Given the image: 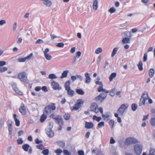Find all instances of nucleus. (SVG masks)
<instances>
[{
  "label": "nucleus",
  "instance_id": "nucleus-25",
  "mask_svg": "<svg viewBox=\"0 0 155 155\" xmlns=\"http://www.w3.org/2000/svg\"><path fill=\"white\" fill-rule=\"evenodd\" d=\"M141 97L144 99L146 101L149 98L148 93L146 92L143 93Z\"/></svg>",
  "mask_w": 155,
  "mask_h": 155
},
{
  "label": "nucleus",
  "instance_id": "nucleus-16",
  "mask_svg": "<svg viewBox=\"0 0 155 155\" xmlns=\"http://www.w3.org/2000/svg\"><path fill=\"white\" fill-rule=\"evenodd\" d=\"M57 144L59 147L64 148L65 146V142L63 141L58 140L57 141Z\"/></svg>",
  "mask_w": 155,
  "mask_h": 155
},
{
  "label": "nucleus",
  "instance_id": "nucleus-1",
  "mask_svg": "<svg viewBox=\"0 0 155 155\" xmlns=\"http://www.w3.org/2000/svg\"><path fill=\"white\" fill-rule=\"evenodd\" d=\"M55 109V104L52 103L45 107L44 113L47 115H48L52 112V111L54 110Z\"/></svg>",
  "mask_w": 155,
  "mask_h": 155
},
{
  "label": "nucleus",
  "instance_id": "nucleus-50",
  "mask_svg": "<svg viewBox=\"0 0 155 155\" xmlns=\"http://www.w3.org/2000/svg\"><path fill=\"white\" fill-rule=\"evenodd\" d=\"M17 142L18 144H21L23 143V141L21 138H19L17 140Z\"/></svg>",
  "mask_w": 155,
  "mask_h": 155
},
{
  "label": "nucleus",
  "instance_id": "nucleus-15",
  "mask_svg": "<svg viewBox=\"0 0 155 155\" xmlns=\"http://www.w3.org/2000/svg\"><path fill=\"white\" fill-rule=\"evenodd\" d=\"M84 75L86 78L85 83L86 84L89 83L91 82V80L90 75L89 74L86 72L84 74Z\"/></svg>",
  "mask_w": 155,
  "mask_h": 155
},
{
  "label": "nucleus",
  "instance_id": "nucleus-11",
  "mask_svg": "<svg viewBox=\"0 0 155 155\" xmlns=\"http://www.w3.org/2000/svg\"><path fill=\"white\" fill-rule=\"evenodd\" d=\"M33 56V54L31 53L28 56L25 57L24 58H19L18 60V61L20 62H25L26 60H28L32 57Z\"/></svg>",
  "mask_w": 155,
  "mask_h": 155
},
{
  "label": "nucleus",
  "instance_id": "nucleus-12",
  "mask_svg": "<svg viewBox=\"0 0 155 155\" xmlns=\"http://www.w3.org/2000/svg\"><path fill=\"white\" fill-rule=\"evenodd\" d=\"M111 116V113L108 112H106L104 114H103L102 115V117L104 120L106 121L109 120Z\"/></svg>",
  "mask_w": 155,
  "mask_h": 155
},
{
  "label": "nucleus",
  "instance_id": "nucleus-34",
  "mask_svg": "<svg viewBox=\"0 0 155 155\" xmlns=\"http://www.w3.org/2000/svg\"><path fill=\"white\" fill-rule=\"evenodd\" d=\"M102 119L101 117H97L96 115H94L93 117V119L94 120H96L97 122L100 121Z\"/></svg>",
  "mask_w": 155,
  "mask_h": 155
},
{
  "label": "nucleus",
  "instance_id": "nucleus-47",
  "mask_svg": "<svg viewBox=\"0 0 155 155\" xmlns=\"http://www.w3.org/2000/svg\"><path fill=\"white\" fill-rule=\"evenodd\" d=\"M70 114L67 113L65 114L64 115V117L66 120H68L70 119Z\"/></svg>",
  "mask_w": 155,
  "mask_h": 155
},
{
  "label": "nucleus",
  "instance_id": "nucleus-20",
  "mask_svg": "<svg viewBox=\"0 0 155 155\" xmlns=\"http://www.w3.org/2000/svg\"><path fill=\"white\" fill-rule=\"evenodd\" d=\"M70 85V82L69 81H68L65 82L64 85V87L66 90L71 88Z\"/></svg>",
  "mask_w": 155,
  "mask_h": 155
},
{
  "label": "nucleus",
  "instance_id": "nucleus-41",
  "mask_svg": "<svg viewBox=\"0 0 155 155\" xmlns=\"http://www.w3.org/2000/svg\"><path fill=\"white\" fill-rule=\"evenodd\" d=\"M137 104H133L131 105L132 110L133 111H135L137 108Z\"/></svg>",
  "mask_w": 155,
  "mask_h": 155
},
{
  "label": "nucleus",
  "instance_id": "nucleus-30",
  "mask_svg": "<svg viewBox=\"0 0 155 155\" xmlns=\"http://www.w3.org/2000/svg\"><path fill=\"white\" fill-rule=\"evenodd\" d=\"M131 137H129L126 139L125 141V144L127 145L131 144Z\"/></svg>",
  "mask_w": 155,
  "mask_h": 155
},
{
  "label": "nucleus",
  "instance_id": "nucleus-40",
  "mask_svg": "<svg viewBox=\"0 0 155 155\" xmlns=\"http://www.w3.org/2000/svg\"><path fill=\"white\" fill-rule=\"evenodd\" d=\"M44 55L45 58L48 61L51 60L52 58V56L49 54H45Z\"/></svg>",
  "mask_w": 155,
  "mask_h": 155
},
{
  "label": "nucleus",
  "instance_id": "nucleus-56",
  "mask_svg": "<svg viewBox=\"0 0 155 155\" xmlns=\"http://www.w3.org/2000/svg\"><path fill=\"white\" fill-rule=\"evenodd\" d=\"M36 147L37 148L41 150H42L44 148L42 144L37 145Z\"/></svg>",
  "mask_w": 155,
  "mask_h": 155
},
{
  "label": "nucleus",
  "instance_id": "nucleus-23",
  "mask_svg": "<svg viewBox=\"0 0 155 155\" xmlns=\"http://www.w3.org/2000/svg\"><path fill=\"white\" fill-rule=\"evenodd\" d=\"M81 107L78 105L76 103L72 107H71V109L72 111L77 110Z\"/></svg>",
  "mask_w": 155,
  "mask_h": 155
},
{
  "label": "nucleus",
  "instance_id": "nucleus-29",
  "mask_svg": "<svg viewBox=\"0 0 155 155\" xmlns=\"http://www.w3.org/2000/svg\"><path fill=\"white\" fill-rule=\"evenodd\" d=\"M29 147L30 146L29 145L26 144L22 146V148L25 151L27 152L28 151V149Z\"/></svg>",
  "mask_w": 155,
  "mask_h": 155
},
{
  "label": "nucleus",
  "instance_id": "nucleus-62",
  "mask_svg": "<svg viewBox=\"0 0 155 155\" xmlns=\"http://www.w3.org/2000/svg\"><path fill=\"white\" fill-rule=\"evenodd\" d=\"M43 40L41 39H38L35 42V44H41L43 43Z\"/></svg>",
  "mask_w": 155,
  "mask_h": 155
},
{
  "label": "nucleus",
  "instance_id": "nucleus-43",
  "mask_svg": "<svg viewBox=\"0 0 155 155\" xmlns=\"http://www.w3.org/2000/svg\"><path fill=\"white\" fill-rule=\"evenodd\" d=\"M102 51V48L101 47H99L96 50L95 53L97 54H98L101 53Z\"/></svg>",
  "mask_w": 155,
  "mask_h": 155
},
{
  "label": "nucleus",
  "instance_id": "nucleus-54",
  "mask_svg": "<svg viewBox=\"0 0 155 155\" xmlns=\"http://www.w3.org/2000/svg\"><path fill=\"white\" fill-rule=\"evenodd\" d=\"M62 150L60 149H58L55 150V153L58 154H60L62 153Z\"/></svg>",
  "mask_w": 155,
  "mask_h": 155
},
{
  "label": "nucleus",
  "instance_id": "nucleus-33",
  "mask_svg": "<svg viewBox=\"0 0 155 155\" xmlns=\"http://www.w3.org/2000/svg\"><path fill=\"white\" fill-rule=\"evenodd\" d=\"M84 101L81 99H78L77 101V102L76 103L79 106L81 107L82 105L83 104Z\"/></svg>",
  "mask_w": 155,
  "mask_h": 155
},
{
  "label": "nucleus",
  "instance_id": "nucleus-7",
  "mask_svg": "<svg viewBox=\"0 0 155 155\" xmlns=\"http://www.w3.org/2000/svg\"><path fill=\"white\" fill-rule=\"evenodd\" d=\"M107 96V94L104 93H101L96 97L95 100L96 101L102 102L105 99Z\"/></svg>",
  "mask_w": 155,
  "mask_h": 155
},
{
  "label": "nucleus",
  "instance_id": "nucleus-27",
  "mask_svg": "<svg viewBox=\"0 0 155 155\" xmlns=\"http://www.w3.org/2000/svg\"><path fill=\"white\" fill-rule=\"evenodd\" d=\"M122 42L124 44L130 43V39L129 38H125L122 39Z\"/></svg>",
  "mask_w": 155,
  "mask_h": 155
},
{
  "label": "nucleus",
  "instance_id": "nucleus-31",
  "mask_svg": "<svg viewBox=\"0 0 155 155\" xmlns=\"http://www.w3.org/2000/svg\"><path fill=\"white\" fill-rule=\"evenodd\" d=\"M116 75L117 74L115 72L111 74L109 78L110 81H112L113 79L116 77Z\"/></svg>",
  "mask_w": 155,
  "mask_h": 155
},
{
  "label": "nucleus",
  "instance_id": "nucleus-64",
  "mask_svg": "<svg viewBox=\"0 0 155 155\" xmlns=\"http://www.w3.org/2000/svg\"><path fill=\"white\" fill-rule=\"evenodd\" d=\"M75 51H76L75 47H74L73 48H71V49L70 50V52L71 53L73 54Z\"/></svg>",
  "mask_w": 155,
  "mask_h": 155
},
{
  "label": "nucleus",
  "instance_id": "nucleus-49",
  "mask_svg": "<svg viewBox=\"0 0 155 155\" xmlns=\"http://www.w3.org/2000/svg\"><path fill=\"white\" fill-rule=\"evenodd\" d=\"M8 68L6 67H3L0 68V73L2 72L7 71Z\"/></svg>",
  "mask_w": 155,
  "mask_h": 155
},
{
  "label": "nucleus",
  "instance_id": "nucleus-37",
  "mask_svg": "<svg viewBox=\"0 0 155 155\" xmlns=\"http://www.w3.org/2000/svg\"><path fill=\"white\" fill-rule=\"evenodd\" d=\"M118 50V48H115L113 49L111 55L112 57H113L114 56L115 54H116Z\"/></svg>",
  "mask_w": 155,
  "mask_h": 155
},
{
  "label": "nucleus",
  "instance_id": "nucleus-9",
  "mask_svg": "<svg viewBox=\"0 0 155 155\" xmlns=\"http://www.w3.org/2000/svg\"><path fill=\"white\" fill-rule=\"evenodd\" d=\"M12 87L13 90L17 94L20 95H22L23 93L21 91L19 90L17 87V85L15 83H14L12 84Z\"/></svg>",
  "mask_w": 155,
  "mask_h": 155
},
{
  "label": "nucleus",
  "instance_id": "nucleus-48",
  "mask_svg": "<svg viewBox=\"0 0 155 155\" xmlns=\"http://www.w3.org/2000/svg\"><path fill=\"white\" fill-rule=\"evenodd\" d=\"M114 121L113 120H110L109 122V124L111 126V128L112 129L114 127Z\"/></svg>",
  "mask_w": 155,
  "mask_h": 155
},
{
  "label": "nucleus",
  "instance_id": "nucleus-10",
  "mask_svg": "<svg viewBox=\"0 0 155 155\" xmlns=\"http://www.w3.org/2000/svg\"><path fill=\"white\" fill-rule=\"evenodd\" d=\"M51 84L52 88L54 90H60L61 89V88L59 87V84L55 81H52Z\"/></svg>",
  "mask_w": 155,
  "mask_h": 155
},
{
  "label": "nucleus",
  "instance_id": "nucleus-6",
  "mask_svg": "<svg viewBox=\"0 0 155 155\" xmlns=\"http://www.w3.org/2000/svg\"><path fill=\"white\" fill-rule=\"evenodd\" d=\"M52 127V126H51V124L50 123L49 126L45 129L46 133L49 137H52L54 136V133L51 129Z\"/></svg>",
  "mask_w": 155,
  "mask_h": 155
},
{
  "label": "nucleus",
  "instance_id": "nucleus-46",
  "mask_svg": "<svg viewBox=\"0 0 155 155\" xmlns=\"http://www.w3.org/2000/svg\"><path fill=\"white\" fill-rule=\"evenodd\" d=\"M63 153L64 155H71V153L66 150H64Z\"/></svg>",
  "mask_w": 155,
  "mask_h": 155
},
{
  "label": "nucleus",
  "instance_id": "nucleus-2",
  "mask_svg": "<svg viewBox=\"0 0 155 155\" xmlns=\"http://www.w3.org/2000/svg\"><path fill=\"white\" fill-rule=\"evenodd\" d=\"M18 78L21 81L26 83L28 82L27 78V74L25 71H23L19 73L18 75Z\"/></svg>",
  "mask_w": 155,
  "mask_h": 155
},
{
  "label": "nucleus",
  "instance_id": "nucleus-19",
  "mask_svg": "<svg viewBox=\"0 0 155 155\" xmlns=\"http://www.w3.org/2000/svg\"><path fill=\"white\" fill-rule=\"evenodd\" d=\"M69 71L68 70H66L64 71L61 74V75L60 77V78L61 79H63V78H66L68 76V74L69 73Z\"/></svg>",
  "mask_w": 155,
  "mask_h": 155
},
{
  "label": "nucleus",
  "instance_id": "nucleus-55",
  "mask_svg": "<svg viewBox=\"0 0 155 155\" xmlns=\"http://www.w3.org/2000/svg\"><path fill=\"white\" fill-rule=\"evenodd\" d=\"M17 27V23L16 22H15L14 23V24L13 26V30L14 31H15Z\"/></svg>",
  "mask_w": 155,
  "mask_h": 155
},
{
  "label": "nucleus",
  "instance_id": "nucleus-60",
  "mask_svg": "<svg viewBox=\"0 0 155 155\" xmlns=\"http://www.w3.org/2000/svg\"><path fill=\"white\" fill-rule=\"evenodd\" d=\"M115 141L114 140L113 137H110V144H113L115 143Z\"/></svg>",
  "mask_w": 155,
  "mask_h": 155
},
{
  "label": "nucleus",
  "instance_id": "nucleus-63",
  "mask_svg": "<svg viewBox=\"0 0 155 155\" xmlns=\"http://www.w3.org/2000/svg\"><path fill=\"white\" fill-rule=\"evenodd\" d=\"M101 56H99L97 59V64L98 65H99L101 63Z\"/></svg>",
  "mask_w": 155,
  "mask_h": 155
},
{
  "label": "nucleus",
  "instance_id": "nucleus-38",
  "mask_svg": "<svg viewBox=\"0 0 155 155\" xmlns=\"http://www.w3.org/2000/svg\"><path fill=\"white\" fill-rule=\"evenodd\" d=\"M137 66L139 70L140 71H142L143 70V63L141 61H140L139 62Z\"/></svg>",
  "mask_w": 155,
  "mask_h": 155
},
{
  "label": "nucleus",
  "instance_id": "nucleus-57",
  "mask_svg": "<svg viewBox=\"0 0 155 155\" xmlns=\"http://www.w3.org/2000/svg\"><path fill=\"white\" fill-rule=\"evenodd\" d=\"M56 46L58 47L63 48L64 46V44L63 43H59L57 44Z\"/></svg>",
  "mask_w": 155,
  "mask_h": 155
},
{
  "label": "nucleus",
  "instance_id": "nucleus-44",
  "mask_svg": "<svg viewBox=\"0 0 155 155\" xmlns=\"http://www.w3.org/2000/svg\"><path fill=\"white\" fill-rule=\"evenodd\" d=\"M49 150L48 149H45L41 152L44 155H48L49 153Z\"/></svg>",
  "mask_w": 155,
  "mask_h": 155
},
{
  "label": "nucleus",
  "instance_id": "nucleus-35",
  "mask_svg": "<svg viewBox=\"0 0 155 155\" xmlns=\"http://www.w3.org/2000/svg\"><path fill=\"white\" fill-rule=\"evenodd\" d=\"M76 92L79 94L83 95L84 94V91L81 89H77L76 90Z\"/></svg>",
  "mask_w": 155,
  "mask_h": 155
},
{
  "label": "nucleus",
  "instance_id": "nucleus-61",
  "mask_svg": "<svg viewBox=\"0 0 155 155\" xmlns=\"http://www.w3.org/2000/svg\"><path fill=\"white\" fill-rule=\"evenodd\" d=\"M78 154L79 155H84V153L83 150H80L78 151Z\"/></svg>",
  "mask_w": 155,
  "mask_h": 155
},
{
  "label": "nucleus",
  "instance_id": "nucleus-4",
  "mask_svg": "<svg viewBox=\"0 0 155 155\" xmlns=\"http://www.w3.org/2000/svg\"><path fill=\"white\" fill-rule=\"evenodd\" d=\"M129 105L127 104H122L118 108L117 112L120 115L123 114L126 110L127 109Z\"/></svg>",
  "mask_w": 155,
  "mask_h": 155
},
{
  "label": "nucleus",
  "instance_id": "nucleus-39",
  "mask_svg": "<svg viewBox=\"0 0 155 155\" xmlns=\"http://www.w3.org/2000/svg\"><path fill=\"white\" fill-rule=\"evenodd\" d=\"M150 155H155V149L153 148H151L150 150Z\"/></svg>",
  "mask_w": 155,
  "mask_h": 155
},
{
  "label": "nucleus",
  "instance_id": "nucleus-14",
  "mask_svg": "<svg viewBox=\"0 0 155 155\" xmlns=\"http://www.w3.org/2000/svg\"><path fill=\"white\" fill-rule=\"evenodd\" d=\"M85 128L87 129L92 128L94 126L93 123L92 122H88L86 121L85 124Z\"/></svg>",
  "mask_w": 155,
  "mask_h": 155
},
{
  "label": "nucleus",
  "instance_id": "nucleus-8",
  "mask_svg": "<svg viewBox=\"0 0 155 155\" xmlns=\"http://www.w3.org/2000/svg\"><path fill=\"white\" fill-rule=\"evenodd\" d=\"M91 110L96 113L99 112L98 106L97 104L95 103H92L90 107Z\"/></svg>",
  "mask_w": 155,
  "mask_h": 155
},
{
  "label": "nucleus",
  "instance_id": "nucleus-21",
  "mask_svg": "<svg viewBox=\"0 0 155 155\" xmlns=\"http://www.w3.org/2000/svg\"><path fill=\"white\" fill-rule=\"evenodd\" d=\"M68 94L70 96H73L75 94V92L74 91L72 90L71 88L69 89L66 90Z\"/></svg>",
  "mask_w": 155,
  "mask_h": 155
},
{
  "label": "nucleus",
  "instance_id": "nucleus-28",
  "mask_svg": "<svg viewBox=\"0 0 155 155\" xmlns=\"http://www.w3.org/2000/svg\"><path fill=\"white\" fill-rule=\"evenodd\" d=\"M149 76L150 78H152L154 74V71L153 69L151 68L150 69L149 71Z\"/></svg>",
  "mask_w": 155,
  "mask_h": 155
},
{
  "label": "nucleus",
  "instance_id": "nucleus-32",
  "mask_svg": "<svg viewBox=\"0 0 155 155\" xmlns=\"http://www.w3.org/2000/svg\"><path fill=\"white\" fill-rule=\"evenodd\" d=\"M48 78L51 79H56L57 78V77L54 74H51L48 75Z\"/></svg>",
  "mask_w": 155,
  "mask_h": 155
},
{
  "label": "nucleus",
  "instance_id": "nucleus-45",
  "mask_svg": "<svg viewBox=\"0 0 155 155\" xmlns=\"http://www.w3.org/2000/svg\"><path fill=\"white\" fill-rule=\"evenodd\" d=\"M81 52L80 51H78L76 53V56L74 58V60L75 61L76 60V58H78L80 57L81 56Z\"/></svg>",
  "mask_w": 155,
  "mask_h": 155
},
{
  "label": "nucleus",
  "instance_id": "nucleus-5",
  "mask_svg": "<svg viewBox=\"0 0 155 155\" xmlns=\"http://www.w3.org/2000/svg\"><path fill=\"white\" fill-rule=\"evenodd\" d=\"M143 145L140 144H136L134 146V151L135 153L138 155H140L142 152Z\"/></svg>",
  "mask_w": 155,
  "mask_h": 155
},
{
  "label": "nucleus",
  "instance_id": "nucleus-24",
  "mask_svg": "<svg viewBox=\"0 0 155 155\" xmlns=\"http://www.w3.org/2000/svg\"><path fill=\"white\" fill-rule=\"evenodd\" d=\"M47 115L45 113H43V114L41 116L40 118V120L41 122L42 123L45 121L47 118Z\"/></svg>",
  "mask_w": 155,
  "mask_h": 155
},
{
  "label": "nucleus",
  "instance_id": "nucleus-17",
  "mask_svg": "<svg viewBox=\"0 0 155 155\" xmlns=\"http://www.w3.org/2000/svg\"><path fill=\"white\" fill-rule=\"evenodd\" d=\"M103 85L100 86L98 88V91L100 92L102 91L105 92L106 93H107L109 92V91H108L106 90L105 89L103 88Z\"/></svg>",
  "mask_w": 155,
  "mask_h": 155
},
{
  "label": "nucleus",
  "instance_id": "nucleus-36",
  "mask_svg": "<svg viewBox=\"0 0 155 155\" xmlns=\"http://www.w3.org/2000/svg\"><path fill=\"white\" fill-rule=\"evenodd\" d=\"M150 123L151 125L155 127V117L151 118Z\"/></svg>",
  "mask_w": 155,
  "mask_h": 155
},
{
  "label": "nucleus",
  "instance_id": "nucleus-26",
  "mask_svg": "<svg viewBox=\"0 0 155 155\" xmlns=\"http://www.w3.org/2000/svg\"><path fill=\"white\" fill-rule=\"evenodd\" d=\"M43 3L46 6L49 7L52 5L51 2L49 0H46V1L43 2Z\"/></svg>",
  "mask_w": 155,
  "mask_h": 155
},
{
  "label": "nucleus",
  "instance_id": "nucleus-52",
  "mask_svg": "<svg viewBox=\"0 0 155 155\" xmlns=\"http://www.w3.org/2000/svg\"><path fill=\"white\" fill-rule=\"evenodd\" d=\"M104 123L103 121H101L99 122L97 125V126L98 127L101 128L104 126Z\"/></svg>",
  "mask_w": 155,
  "mask_h": 155
},
{
  "label": "nucleus",
  "instance_id": "nucleus-18",
  "mask_svg": "<svg viewBox=\"0 0 155 155\" xmlns=\"http://www.w3.org/2000/svg\"><path fill=\"white\" fill-rule=\"evenodd\" d=\"M17 115L14 114H13V117L15 123L16 125L18 127L20 125V122L19 120L16 118Z\"/></svg>",
  "mask_w": 155,
  "mask_h": 155
},
{
  "label": "nucleus",
  "instance_id": "nucleus-59",
  "mask_svg": "<svg viewBox=\"0 0 155 155\" xmlns=\"http://www.w3.org/2000/svg\"><path fill=\"white\" fill-rule=\"evenodd\" d=\"M4 124V121L3 119L2 118H1L0 120V129L2 128Z\"/></svg>",
  "mask_w": 155,
  "mask_h": 155
},
{
  "label": "nucleus",
  "instance_id": "nucleus-22",
  "mask_svg": "<svg viewBox=\"0 0 155 155\" xmlns=\"http://www.w3.org/2000/svg\"><path fill=\"white\" fill-rule=\"evenodd\" d=\"M98 2L97 0H94L93 2V8L95 10H96L98 7Z\"/></svg>",
  "mask_w": 155,
  "mask_h": 155
},
{
  "label": "nucleus",
  "instance_id": "nucleus-53",
  "mask_svg": "<svg viewBox=\"0 0 155 155\" xmlns=\"http://www.w3.org/2000/svg\"><path fill=\"white\" fill-rule=\"evenodd\" d=\"M109 11L110 13L112 14L116 11V9L114 7H112L109 10Z\"/></svg>",
  "mask_w": 155,
  "mask_h": 155
},
{
  "label": "nucleus",
  "instance_id": "nucleus-13",
  "mask_svg": "<svg viewBox=\"0 0 155 155\" xmlns=\"http://www.w3.org/2000/svg\"><path fill=\"white\" fill-rule=\"evenodd\" d=\"M20 112L23 115H25L26 114L25 108V107L24 105L23 104H22L21 107L19 109Z\"/></svg>",
  "mask_w": 155,
  "mask_h": 155
},
{
  "label": "nucleus",
  "instance_id": "nucleus-42",
  "mask_svg": "<svg viewBox=\"0 0 155 155\" xmlns=\"http://www.w3.org/2000/svg\"><path fill=\"white\" fill-rule=\"evenodd\" d=\"M146 101L145 100L141 97L140 99L139 104L140 106H141L142 105H144L145 104Z\"/></svg>",
  "mask_w": 155,
  "mask_h": 155
},
{
  "label": "nucleus",
  "instance_id": "nucleus-3",
  "mask_svg": "<svg viewBox=\"0 0 155 155\" xmlns=\"http://www.w3.org/2000/svg\"><path fill=\"white\" fill-rule=\"evenodd\" d=\"M51 117L53 119H54L55 121L59 125H62L63 124V120L61 116L60 115H56L54 114H51Z\"/></svg>",
  "mask_w": 155,
  "mask_h": 155
},
{
  "label": "nucleus",
  "instance_id": "nucleus-51",
  "mask_svg": "<svg viewBox=\"0 0 155 155\" xmlns=\"http://www.w3.org/2000/svg\"><path fill=\"white\" fill-rule=\"evenodd\" d=\"M131 144L133 143H136L138 142V140L136 139L131 137Z\"/></svg>",
  "mask_w": 155,
  "mask_h": 155
},
{
  "label": "nucleus",
  "instance_id": "nucleus-58",
  "mask_svg": "<svg viewBox=\"0 0 155 155\" xmlns=\"http://www.w3.org/2000/svg\"><path fill=\"white\" fill-rule=\"evenodd\" d=\"M147 53H146L144 54L143 57V61L145 62L147 61Z\"/></svg>",
  "mask_w": 155,
  "mask_h": 155
}]
</instances>
